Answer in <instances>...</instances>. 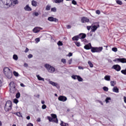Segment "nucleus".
<instances>
[{
	"mask_svg": "<svg viewBox=\"0 0 126 126\" xmlns=\"http://www.w3.org/2000/svg\"><path fill=\"white\" fill-rule=\"evenodd\" d=\"M89 22V19L85 17H83L81 18V23H86Z\"/></svg>",
	"mask_w": 126,
	"mask_h": 126,
	"instance_id": "ddd939ff",
	"label": "nucleus"
},
{
	"mask_svg": "<svg viewBox=\"0 0 126 126\" xmlns=\"http://www.w3.org/2000/svg\"><path fill=\"white\" fill-rule=\"evenodd\" d=\"M97 28H98V27H97V26H93V27H92L91 28V30L92 32H95V31H96V30H97Z\"/></svg>",
	"mask_w": 126,
	"mask_h": 126,
	"instance_id": "a211bd4d",
	"label": "nucleus"
},
{
	"mask_svg": "<svg viewBox=\"0 0 126 126\" xmlns=\"http://www.w3.org/2000/svg\"><path fill=\"white\" fill-rule=\"evenodd\" d=\"M14 115H17V116H18V117L21 116V113H20V112L15 113Z\"/></svg>",
	"mask_w": 126,
	"mask_h": 126,
	"instance_id": "ea45409f",
	"label": "nucleus"
},
{
	"mask_svg": "<svg viewBox=\"0 0 126 126\" xmlns=\"http://www.w3.org/2000/svg\"><path fill=\"white\" fill-rule=\"evenodd\" d=\"M41 104H45V101L42 100L41 101Z\"/></svg>",
	"mask_w": 126,
	"mask_h": 126,
	"instance_id": "0e129e2a",
	"label": "nucleus"
},
{
	"mask_svg": "<svg viewBox=\"0 0 126 126\" xmlns=\"http://www.w3.org/2000/svg\"><path fill=\"white\" fill-rule=\"evenodd\" d=\"M67 28L68 29H70V28H71V26H70V25H67Z\"/></svg>",
	"mask_w": 126,
	"mask_h": 126,
	"instance_id": "4d7b16f0",
	"label": "nucleus"
},
{
	"mask_svg": "<svg viewBox=\"0 0 126 126\" xmlns=\"http://www.w3.org/2000/svg\"><path fill=\"white\" fill-rule=\"evenodd\" d=\"M75 45L77 46V47H80V42H75Z\"/></svg>",
	"mask_w": 126,
	"mask_h": 126,
	"instance_id": "a19ab883",
	"label": "nucleus"
},
{
	"mask_svg": "<svg viewBox=\"0 0 126 126\" xmlns=\"http://www.w3.org/2000/svg\"><path fill=\"white\" fill-rule=\"evenodd\" d=\"M51 11L53 12H57V8L56 7H53L51 8Z\"/></svg>",
	"mask_w": 126,
	"mask_h": 126,
	"instance_id": "7c9ffc66",
	"label": "nucleus"
},
{
	"mask_svg": "<svg viewBox=\"0 0 126 126\" xmlns=\"http://www.w3.org/2000/svg\"><path fill=\"white\" fill-rule=\"evenodd\" d=\"M20 85L22 87H25V85L23 83H21Z\"/></svg>",
	"mask_w": 126,
	"mask_h": 126,
	"instance_id": "13d9d810",
	"label": "nucleus"
},
{
	"mask_svg": "<svg viewBox=\"0 0 126 126\" xmlns=\"http://www.w3.org/2000/svg\"><path fill=\"white\" fill-rule=\"evenodd\" d=\"M103 89L104 91H106V92H108L109 90V88H108V87H103Z\"/></svg>",
	"mask_w": 126,
	"mask_h": 126,
	"instance_id": "c756f323",
	"label": "nucleus"
},
{
	"mask_svg": "<svg viewBox=\"0 0 126 126\" xmlns=\"http://www.w3.org/2000/svg\"><path fill=\"white\" fill-rule=\"evenodd\" d=\"M28 59H31L32 58H33V55L32 54H29L28 56Z\"/></svg>",
	"mask_w": 126,
	"mask_h": 126,
	"instance_id": "49530a36",
	"label": "nucleus"
},
{
	"mask_svg": "<svg viewBox=\"0 0 126 126\" xmlns=\"http://www.w3.org/2000/svg\"><path fill=\"white\" fill-rule=\"evenodd\" d=\"M40 30H43V29L40 27H36L33 29L32 31L33 33H38V32H40Z\"/></svg>",
	"mask_w": 126,
	"mask_h": 126,
	"instance_id": "9b49d317",
	"label": "nucleus"
},
{
	"mask_svg": "<svg viewBox=\"0 0 126 126\" xmlns=\"http://www.w3.org/2000/svg\"><path fill=\"white\" fill-rule=\"evenodd\" d=\"M62 63H64V64H65V63H66V60L64 59H62L61 60Z\"/></svg>",
	"mask_w": 126,
	"mask_h": 126,
	"instance_id": "2f4dec72",
	"label": "nucleus"
},
{
	"mask_svg": "<svg viewBox=\"0 0 126 126\" xmlns=\"http://www.w3.org/2000/svg\"><path fill=\"white\" fill-rule=\"evenodd\" d=\"M24 66H25L26 67H27V66H28V64H27V63H25L24 64Z\"/></svg>",
	"mask_w": 126,
	"mask_h": 126,
	"instance_id": "bf43d9fd",
	"label": "nucleus"
},
{
	"mask_svg": "<svg viewBox=\"0 0 126 126\" xmlns=\"http://www.w3.org/2000/svg\"><path fill=\"white\" fill-rule=\"evenodd\" d=\"M37 122H41V119L40 118H38L37 120Z\"/></svg>",
	"mask_w": 126,
	"mask_h": 126,
	"instance_id": "338daca9",
	"label": "nucleus"
},
{
	"mask_svg": "<svg viewBox=\"0 0 126 126\" xmlns=\"http://www.w3.org/2000/svg\"><path fill=\"white\" fill-rule=\"evenodd\" d=\"M111 101V97H106V98L105 99L106 103H110V101Z\"/></svg>",
	"mask_w": 126,
	"mask_h": 126,
	"instance_id": "cd10ccee",
	"label": "nucleus"
},
{
	"mask_svg": "<svg viewBox=\"0 0 126 126\" xmlns=\"http://www.w3.org/2000/svg\"><path fill=\"white\" fill-rule=\"evenodd\" d=\"M13 102L15 103V104H17L18 103V99L15 98L13 100Z\"/></svg>",
	"mask_w": 126,
	"mask_h": 126,
	"instance_id": "a18cd8bd",
	"label": "nucleus"
},
{
	"mask_svg": "<svg viewBox=\"0 0 126 126\" xmlns=\"http://www.w3.org/2000/svg\"><path fill=\"white\" fill-rule=\"evenodd\" d=\"M28 52H29V49H28V48H26V50H25V53H28Z\"/></svg>",
	"mask_w": 126,
	"mask_h": 126,
	"instance_id": "8fccbe9b",
	"label": "nucleus"
},
{
	"mask_svg": "<svg viewBox=\"0 0 126 126\" xmlns=\"http://www.w3.org/2000/svg\"><path fill=\"white\" fill-rule=\"evenodd\" d=\"M2 84V83H1V81L0 80V87H1V85Z\"/></svg>",
	"mask_w": 126,
	"mask_h": 126,
	"instance_id": "69168bd1",
	"label": "nucleus"
},
{
	"mask_svg": "<svg viewBox=\"0 0 126 126\" xmlns=\"http://www.w3.org/2000/svg\"><path fill=\"white\" fill-rule=\"evenodd\" d=\"M105 80H106L107 81H110L111 80V76L110 75H106L104 77Z\"/></svg>",
	"mask_w": 126,
	"mask_h": 126,
	"instance_id": "f3484780",
	"label": "nucleus"
},
{
	"mask_svg": "<svg viewBox=\"0 0 126 126\" xmlns=\"http://www.w3.org/2000/svg\"><path fill=\"white\" fill-rule=\"evenodd\" d=\"M84 48L85 50H90V49H92V45H91V43H89L85 45Z\"/></svg>",
	"mask_w": 126,
	"mask_h": 126,
	"instance_id": "4468645a",
	"label": "nucleus"
},
{
	"mask_svg": "<svg viewBox=\"0 0 126 126\" xmlns=\"http://www.w3.org/2000/svg\"><path fill=\"white\" fill-rule=\"evenodd\" d=\"M111 86H115L116 85V81H111L110 82Z\"/></svg>",
	"mask_w": 126,
	"mask_h": 126,
	"instance_id": "a878e982",
	"label": "nucleus"
},
{
	"mask_svg": "<svg viewBox=\"0 0 126 126\" xmlns=\"http://www.w3.org/2000/svg\"><path fill=\"white\" fill-rule=\"evenodd\" d=\"M112 68H113V69H115L116 71H120L122 68L120 65L115 64L112 66Z\"/></svg>",
	"mask_w": 126,
	"mask_h": 126,
	"instance_id": "6e6552de",
	"label": "nucleus"
},
{
	"mask_svg": "<svg viewBox=\"0 0 126 126\" xmlns=\"http://www.w3.org/2000/svg\"><path fill=\"white\" fill-rule=\"evenodd\" d=\"M27 126H33V125L32 123H29L28 124H27Z\"/></svg>",
	"mask_w": 126,
	"mask_h": 126,
	"instance_id": "3c124183",
	"label": "nucleus"
},
{
	"mask_svg": "<svg viewBox=\"0 0 126 126\" xmlns=\"http://www.w3.org/2000/svg\"><path fill=\"white\" fill-rule=\"evenodd\" d=\"M87 28L88 30L89 31V30H90L91 29V26H88L87 27Z\"/></svg>",
	"mask_w": 126,
	"mask_h": 126,
	"instance_id": "5fc2aeb1",
	"label": "nucleus"
},
{
	"mask_svg": "<svg viewBox=\"0 0 126 126\" xmlns=\"http://www.w3.org/2000/svg\"><path fill=\"white\" fill-rule=\"evenodd\" d=\"M20 97V93H18L16 94V98L17 99H19Z\"/></svg>",
	"mask_w": 126,
	"mask_h": 126,
	"instance_id": "c85d7f7f",
	"label": "nucleus"
},
{
	"mask_svg": "<svg viewBox=\"0 0 126 126\" xmlns=\"http://www.w3.org/2000/svg\"><path fill=\"white\" fill-rule=\"evenodd\" d=\"M4 74H5L6 77L8 79H11L12 78V71L7 67H5L3 68Z\"/></svg>",
	"mask_w": 126,
	"mask_h": 126,
	"instance_id": "f257e3e1",
	"label": "nucleus"
},
{
	"mask_svg": "<svg viewBox=\"0 0 126 126\" xmlns=\"http://www.w3.org/2000/svg\"><path fill=\"white\" fill-rule=\"evenodd\" d=\"M60 126H66V123H64L63 121H61L60 124Z\"/></svg>",
	"mask_w": 126,
	"mask_h": 126,
	"instance_id": "f704fd0d",
	"label": "nucleus"
},
{
	"mask_svg": "<svg viewBox=\"0 0 126 126\" xmlns=\"http://www.w3.org/2000/svg\"><path fill=\"white\" fill-rule=\"evenodd\" d=\"M88 63L90 67H93L94 66V65H93V63H92V62H91V61H88Z\"/></svg>",
	"mask_w": 126,
	"mask_h": 126,
	"instance_id": "b1692460",
	"label": "nucleus"
},
{
	"mask_svg": "<svg viewBox=\"0 0 126 126\" xmlns=\"http://www.w3.org/2000/svg\"><path fill=\"white\" fill-rule=\"evenodd\" d=\"M72 4H74V5H76L77 4V2H76V1L73 0L72 1Z\"/></svg>",
	"mask_w": 126,
	"mask_h": 126,
	"instance_id": "c03bdc74",
	"label": "nucleus"
},
{
	"mask_svg": "<svg viewBox=\"0 0 126 126\" xmlns=\"http://www.w3.org/2000/svg\"><path fill=\"white\" fill-rule=\"evenodd\" d=\"M116 3H117V4H119V5H122V4H123V2L120 0H116Z\"/></svg>",
	"mask_w": 126,
	"mask_h": 126,
	"instance_id": "393cba45",
	"label": "nucleus"
},
{
	"mask_svg": "<svg viewBox=\"0 0 126 126\" xmlns=\"http://www.w3.org/2000/svg\"><path fill=\"white\" fill-rule=\"evenodd\" d=\"M68 57H72V53H69V54H68Z\"/></svg>",
	"mask_w": 126,
	"mask_h": 126,
	"instance_id": "6e6d98bb",
	"label": "nucleus"
},
{
	"mask_svg": "<svg viewBox=\"0 0 126 126\" xmlns=\"http://www.w3.org/2000/svg\"><path fill=\"white\" fill-rule=\"evenodd\" d=\"M78 68H79V69H84V68H83V67H82L81 66H78Z\"/></svg>",
	"mask_w": 126,
	"mask_h": 126,
	"instance_id": "864d4df0",
	"label": "nucleus"
},
{
	"mask_svg": "<svg viewBox=\"0 0 126 126\" xmlns=\"http://www.w3.org/2000/svg\"><path fill=\"white\" fill-rule=\"evenodd\" d=\"M27 120H30V117L29 116H27L26 118Z\"/></svg>",
	"mask_w": 126,
	"mask_h": 126,
	"instance_id": "e2e57ef3",
	"label": "nucleus"
},
{
	"mask_svg": "<svg viewBox=\"0 0 126 126\" xmlns=\"http://www.w3.org/2000/svg\"><path fill=\"white\" fill-rule=\"evenodd\" d=\"M79 39H84L86 38V34L85 33H80L78 35Z\"/></svg>",
	"mask_w": 126,
	"mask_h": 126,
	"instance_id": "2eb2a0df",
	"label": "nucleus"
},
{
	"mask_svg": "<svg viewBox=\"0 0 126 126\" xmlns=\"http://www.w3.org/2000/svg\"><path fill=\"white\" fill-rule=\"evenodd\" d=\"M95 13H96V14L99 15V14H100V13H101V12L100 11V10H97L95 11Z\"/></svg>",
	"mask_w": 126,
	"mask_h": 126,
	"instance_id": "de8ad7c7",
	"label": "nucleus"
},
{
	"mask_svg": "<svg viewBox=\"0 0 126 126\" xmlns=\"http://www.w3.org/2000/svg\"><path fill=\"white\" fill-rule=\"evenodd\" d=\"M78 75H72L71 76V78L73 79H76V77H77Z\"/></svg>",
	"mask_w": 126,
	"mask_h": 126,
	"instance_id": "79ce46f5",
	"label": "nucleus"
},
{
	"mask_svg": "<svg viewBox=\"0 0 126 126\" xmlns=\"http://www.w3.org/2000/svg\"><path fill=\"white\" fill-rule=\"evenodd\" d=\"M44 67L47 69L48 72H50L51 73L55 72V70H56L55 67L52 66L49 64H45L44 65Z\"/></svg>",
	"mask_w": 126,
	"mask_h": 126,
	"instance_id": "20e7f679",
	"label": "nucleus"
},
{
	"mask_svg": "<svg viewBox=\"0 0 126 126\" xmlns=\"http://www.w3.org/2000/svg\"><path fill=\"white\" fill-rule=\"evenodd\" d=\"M13 74L15 76H18V75H19L18 73L15 71H13Z\"/></svg>",
	"mask_w": 126,
	"mask_h": 126,
	"instance_id": "4c0bfd02",
	"label": "nucleus"
},
{
	"mask_svg": "<svg viewBox=\"0 0 126 126\" xmlns=\"http://www.w3.org/2000/svg\"><path fill=\"white\" fill-rule=\"evenodd\" d=\"M113 92L119 93V89L117 87H114L113 89Z\"/></svg>",
	"mask_w": 126,
	"mask_h": 126,
	"instance_id": "aec40b11",
	"label": "nucleus"
},
{
	"mask_svg": "<svg viewBox=\"0 0 126 126\" xmlns=\"http://www.w3.org/2000/svg\"><path fill=\"white\" fill-rule=\"evenodd\" d=\"M124 102L126 103V96H124Z\"/></svg>",
	"mask_w": 126,
	"mask_h": 126,
	"instance_id": "680f3d73",
	"label": "nucleus"
},
{
	"mask_svg": "<svg viewBox=\"0 0 126 126\" xmlns=\"http://www.w3.org/2000/svg\"><path fill=\"white\" fill-rule=\"evenodd\" d=\"M0 126H2V123L0 121Z\"/></svg>",
	"mask_w": 126,
	"mask_h": 126,
	"instance_id": "774afa93",
	"label": "nucleus"
},
{
	"mask_svg": "<svg viewBox=\"0 0 126 126\" xmlns=\"http://www.w3.org/2000/svg\"><path fill=\"white\" fill-rule=\"evenodd\" d=\"M72 40L73 41H78V40H79V37L78 35H76L72 38Z\"/></svg>",
	"mask_w": 126,
	"mask_h": 126,
	"instance_id": "6ab92c4d",
	"label": "nucleus"
},
{
	"mask_svg": "<svg viewBox=\"0 0 126 126\" xmlns=\"http://www.w3.org/2000/svg\"><path fill=\"white\" fill-rule=\"evenodd\" d=\"M71 62H72V60H69V64H71Z\"/></svg>",
	"mask_w": 126,
	"mask_h": 126,
	"instance_id": "052dcab7",
	"label": "nucleus"
},
{
	"mask_svg": "<svg viewBox=\"0 0 126 126\" xmlns=\"http://www.w3.org/2000/svg\"><path fill=\"white\" fill-rule=\"evenodd\" d=\"M13 59L15 61H17L18 60V56H17V55H14L13 56Z\"/></svg>",
	"mask_w": 126,
	"mask_h": 126,
	"instance_id": "bb28decb",
	"label": "nucleus"
},
{
	"mask_svg": "<svg viewBox=\"0 0 126 126\" xmlns=\"http://www.w3.org/2000/svg\"><path fill=\"white\" fill-rule=\"evenodd\" d=\"M49 83H50V84H51V85H52V86H55V87H56V88H57V89H60V85H59V84L54 82L52 81H50Z\"/></svg>",
	"mask_w": 126,
	"mask_h": 126,
	"instance_id": "9d476101",
	"label": "nucleus"
},
{
	"mask_svg": "<svg viewBox=\"0 0 126 126\" xmlns=\"http://www.w3.org/2000/svg\"><path fill=\"white\" fill-rule=\"evenodd\" d=\"M24 9L26 11H31V10H32V8H31V7H30V6H29L28 5H27L25 7Z\"/></svg>",
	"mask_w": 126,
	"mask_h": 126,
	"instance_id": "dca6fc26",
	"label": "nucleus"
},
{
	"mask_svg": "<svg viewBox=\"0 0 126 126\" xmlns=\"http://www.w3.org/2000/svg\"><path fill=\"white\" fill-rule=\"evenodd\" d=\"M77 79H78V81L79 82L83 81V79H82V78H81V77H80L79 75L77 76Z\"/></svg>",
	"mask_w": 126,
	"mask_h": 126,
	"instance_id": "5701e85b",
	"label": "nucleus"
},
{
	"mask_svg": "<svg viewBox=\"0 0 126 126\" xmlns=\"http://www.w3.org/2000/svg\"><path fill=\"white\" fill-rule=\"evenodd\" d=\"M57 44L59 46H63V42L61 41H59L57 43Z\"/></svg>",
	"mask_w": 126,
	"mask_h": 126,
	"instance_id": "58836bf2",
	"label": "nucleus"
},
{
	"mask_svg": "<svg viewBox=\"0 0 126 126\" xmlns=\"http://www.w3.org/2000/svg\"><path fill=\"white\" fill-rule=\"evenodd\" d=\"M9 88L11 93H14V92L16 91L15 84L14 83V82L12 81L10 83Z\"/></svg>",
	"mask_w": 126,
	"mask_h": 126,
	"instance_id": "423d86ee",
	"label": "nucleus"
},
{
	"mask_svg": "<svg viewBox=\"0 0 126 126\" xmlns=\"http://www.w3.org/2000/svg\"><path fill=\"white\" fill-rule=\"evenodd\" d=\"M112 50L113 52H118V48L116 47L112 48Z\"/></svg>",
	"mask_w": 126,
	"mask_h": 126,
	"instance_id": "e433bc0d",
	"label": "nucleus"
},
{
	"mask_svg": "<svg viewBox=\"0 0 126 126\" xmlns=\"http://www.w3.org/2000/svg\"><path fill=\"white\" fill-rule=\"evenodd\" d=\"M101 51H103V47H93L92 46V53H100Z\"/></svg>",
	"mask_w": 126,
	"mask_h": 126,
	"instance_id": "39448f33",
	"label": "nucleus"
},
{
	"mask_svg": "<svg viewBox=\"0 0 126 126\" xmlns=\"http://www.w3.org/2000/svg\"><path fill=\"white\" fill-rule=\"evenodd\" d=\"M51 9V6L49 5H47L46 7V10H50Z\"/></svg>",
	"mask_w": 126,
	"mask_h": 126,
	"instance_id": "c9c22d12",
	"label": "nucleus"
},
{
	"mask_svg": "<svg viewBox=\"0 0 126 126\" xmlns=\"http://www.w3.org/2000/svg\"><path fill=\"white\" fill-rule=\"evenodd\" d=\"M51 117H47V119L49 120V122H52V123H55V124H59V120L58 119V117L56 114H51Z\"/></svg>",
	"mask_w": 126,
	"mask_h": 126,
	"instance_id": "f03ea898",
	"label": "nucleus"
},
{
	"mask_svg": "<svg viewBox=\"0 0 126 126\" xmlns=\"http://www.w3.org/2000/svg\"><path fill=\"white\" fill-rule=\"evenodd\" d=\"M47 108V105H46V104H43L42 106V109L43 110H45V109H46Z\"/></svg>",
	"mask_w": 126,
	"mask_h": 126,
	"instance_id": "37998d69",
	"label": "nucleus"
},
{
	"mask_svg": "<svg viewBox=\"0 0 126 126\" xmlns=\"http://www.w3.org/2000/svg\"><path fill=\"white\" fill-rule=\"evenodd\" d=\"M121 73H123V74H124L125 75H126V68L125 70H122Z\"/></svg>",
	"mask_w": 126,
	"mask_h": 126,
	"instance_id": "72a5a7b5",
	"label": "nucleus"
},
{
	"mask_svg": "<svg viewBox=\"0 0 126 126\" xmlns=\"http://www.w3.org/2000/svg\"><path fill=\"white\" fill-rule=\"evenodd\" d=\"M36 77H37V79H38L40 81H44L45 80L44 78L41 77V76H40V75H36Z\"/></svg>",
	"mask_w": 126,
	"mask_h": 126,
	"instance_id": "4be33fe9",
	"label": "nucleus"
},
{
	"mask_svg": "<svg viewBox=\"0 0 126 126\" xmlns=\"http://www.w3.org/2000/svg\"><path fill=\"white\" fill-rule=\"evenodd\" d=\"M32 6H37V1L33 0L32 1Z\"/></svg>",
	"mask_w": 126,
	"mask_h": 126,
	"instance_id": "412c9836",
	"label": "nucleus"
},
{
	"mask_svg": "<svg viewBox=\"0 0 126 126\" xmlns=\"http://www.w3.org/2000/svg\"><path fill=\"white\" fill-rule=\"evenodd\" d=\"M48 20H49V21H51V22H58V19L53 17H49Z\"/></svg>",
	"mask_w": 126,
	"mask_h": 126,
	"instance_id": "f8f14e48",
	"label": "nucleus"
},
{
	"mask_svg": "<svg viewBox=\"0 0 126 126\" xmlns=\"http://www.w3.org/2000/svg\"><path fill=\"white\" fill-rule=\"evenodd\" d=\"M58 100H59V101H61L62 102H65V101H66V100H67V98L65 96L60 95L58 97Z\"/></svg>",
	"mask_w": 126,
	"mask_h": 126,
	"instance_id": "1a4fd4ad",
	"label": "nucleus"
},
{
	"mask_svg": "<svg viewBox=\"0 0 126 126\" xmlns=\"http://www.w3.org/2000/svg\"><path fill=\"white\" fill-rule=\"evenodd\" d=\"M11 109H12V102L10 100H8L5 104L4 110L5 112H9Z\"/></svg>",
	"mask_w": 126,
	"mask_h": 126,
	"instance_id": "7ed1b4c3",
	"label": "nucleus"
},
{
	"mask_svg": "<svg viewBox=\"0 0 126 126\" xmlns=\"http://www.w3.org/2000/svg\"><path fill=\"white\" fill-rule=\"evenodd\" d=\"M63 0H56L55 2L56 3H60V2H63Z\"/></svg>",
	"mask_w": 126,
	"mask_h": 126,
	"instance_id": "473e14b6",
	"label": "nucleus"
},
{
	"mask_svg": "<svg viewBox=\"0 0 126 126\" xmlns=\"http://www.w3.org/2000/svg\"><path fill=\"white\" fill-rule=\"evenodd\" d=\"M34 14L35 16H38V15H39V13L38 12H34Z\"/></svg>",
	"mask_w": 126,
	"mask_h": 126,
	"instance_id": "603ef678",
	"label": "nucleus"
},
{
	"mask_svg": "<svg viewBox=\"0 0 126 126\" xmlns=\"http://www.w3.org/2000/svg\"><path fill=\"white\" fill-rule=\"evenodd\" d=\"M35 42H36V43H38L39 42H40V38H37L35 39Z\"/></svg>",
	"mask_w": 126,
	"mask_h": 126,
	"instance_id": "09e8293b",
	"label": "nucleus"
},
{
	"mask_svg": "<svg viewBox=\"0 0 126 126\" xmlns=\"http://www.w3.org/2000/svg\"><path fill=\"white\" fill-rule=\"evenodd\" d=\"M114 62H118V63H126V58H117L114 60Z\"/></svg>",
	"mask_w": 126,
	"mask_h": 126,
	"instance_id": "0eeeda50",
	"label": "nucleus"
}]
</instances>
